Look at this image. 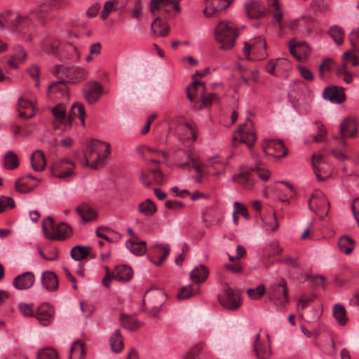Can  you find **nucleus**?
<instances>
[{"label":"nucleus","instance_id":"obj_39","mask_svg":"<svg viewBox=\"0 0 359 359\" xmlns=\"http://www.w3.org/2000/svg\"><path fill=\"white\" fill-rule=\"evenodd\" d=\"M120 323L123 327L130 331L137 330L141 325L135 317L123 314L120 317Z\"/></svg>","mask_w":359,"mask_h":359},{"label":"nucleus","instance_id":"obj_42","mask_svg":"<svg viewBox=\"0 0 359 359\" xmlns=\"http://www.w3.org/2000/svg\"><path fill=\"white\" fill-rule=\"evenodd\" d=\"M199 292L198 286H193L191 285L184 286L180 290L177 297L180 300L187 299L192 296H194Z\"/></svg>","mask_w":359,"mask_h":359},{"label":"nucleus","instance_id":"obj_19","mask_svg":"<svg viewBox=\"0 0 359 359\" xmlns=\"http://www.w3.org/2000/svg\"><path fill=\"white\" fill-rule=\"evenodd\" d=\"M35 278L32 272H25L16 276L13 280V285L18 290H27L34 283Z\"/></svg>","mask_w":359,"mask_h":359},{"label":"nucleus","instance_id":"obj_7","mask_svg":"<svg viewBox=\"0 0 359 359\" xmlns=\"http://www.w3.org/2000/svg\"><path fill=\"white\" fill-rule=\"evenodd\" d=\"M218 300L224 308L229 311H236L242 304L240 292L229 287L218 295Z\"/></svg>","mask_w":359,"mask_h":359},{"label":"nucleus","instance_id":"obj_48","mask_svg":"<svg viewBox=\"0 0 359 359\" xmlns=\"http://www.w3.org/2000/svg\"><path fill=\"white\" fill-rule=\"evenodd\" d=\"M291 45H295V48L302 55L304 56H307V55L311 52V49L306 44L305 41H297L295 39H292L289 42Z\"/></svg>","mask_w":359,"mask_h":359},{"label":"nucleus","instance_id":"obj_61","mask_svg":"<svg viewBox=\"0 0 359 359\" xmlns=\"http://www.w3.org/2000/svg\"><path fill=\"white\" fill-rule=\"evenodd\" d=\"M235 208V212L241 214L245 219H248L250 218L248 210L245 206H244L242 203L239 202H235L233 204Z\"/></svg>","mask_w":359,"mask_h":359},{"label":"nucleus","instance_id":"obj_2","mask_svg":"<svg viewBox=\"0 0 359 359\" xmlns=\"http://www.w3.org/2000/svg\"><path fill=\"white\" fill-rule=\"evenodd\" d=\"M215 39L219 43V48L224 51L231 50L236 43V39L239 32L231 22L222 21L215 28Z\"/></svg>","mask_w":359,"mask_h":359},{"label":"nucleus","instance_id":"obj_58","mask_svg":"<svg viewBox=\"0 0 359 359\" xmlns=\"http://www.w3.org/2000/svg\"><path fill=\"white\" fill-rule=\"evenodd\" d=\"M297 69L300 73V75L305 80L312 81L314 79L313 74L308 68L303 66H297Z\"/></svg>","mask_w":359,"mask_h":359},{"label":"nucleus","instance_id":"obj_18","mask_svg":"<svg viewBox=\"0 0 359 359\" xmlns=\"http://www.w3.org/2000/svg\"><path fill=\"white\" fill-rule=\"evenodd\" d=\"M54 316L53 308L48 303L41 304L35 313L36 318L41 325L46 326Z\"/></svg>","mask_w":359,"mask_h":359},{"label":"nucleus","instance_id":"obj_32","mask_svg":"<svg viewBox=\"0 0 359 359\" xmlns=\"http://www.w3.org/2000/svg\"><path fill=\"white\" fill-rule=\"evenodd\" d=\"M233 180L246 189H251L254 185V180L251 177V172L249 171L233 175Z\"/></svg>","mask_w":359,"mask_h":359},{"label":"nucleus","instance_id":"obj_15","mask_svg":"<svg viewBox=\"0 0 359 359\" xmlns=\"http://www.w3.org/2000/svg\"><path fill=\"white\" fill-rule=\"evenodd\" d=\"M172 4L175 11H180V5L177 0H151L150 11L153 15H156V11H160L163 13H168L170 11L166 7Z\"/></svg>","mask_w":359,"mask_h":359},{"label":"nucleus","instance_id":"obj_26","mask_svg":"<svg viewBox=\"0 0 359 359\" xmlns=\"http://www.w3.org/2000/svg\"><path fill=\"white\" fill-rule=\"evenodd\" d=\"M154 254L160 256L158 260H154L151 255H148L149 259L156 265H161L167 258L170 253V248L168 245H156L154 246Z\"/></svg>","mask_w":359,"mask_h":359},{"label":"nucleus","instance_id":"obj_5","mask_svg":"<svg viewBox=\"0 0 359 359\" xmlns=\"http://www.w3.org/2000/svg\"><path fill=\"white\" fill-rule=\"evenodd\" d=\"M51 73L58 79H66L69 83H78L83 80L87 75L86 72L79 67H65L57 65L51 69Z\"/></svg>","mask_w":359,"mask_h":359},{"label":"nucleus","instance_id":"obj_31","mask_svg":"<svg viewBox=\"0 0 359 359\" xmlns=\"http://www.w3.org/2000/svg\"><path fill=\"white\" fill-rule=\"evenodd\" d=\"M49 90L55 93L57 97H64L65 99L69 98L67 87L64 79H60L59 81L51 83L49 86Z\"/></svg>","mask_w":359,"mask_h":359},{"label":"nucleus","instance_id":"obj_62","mask_svg":"<svg viewBox=\"0 0 359 359\" xmlns=\"http://www.w3.org/2000/svg\"><path fill=\"white\" fill-rule=\"evenodd\" d=\"M51 6L52 4L48 3V1H46L41 4L38 8H36L34 10V12H36V13L39 15L40 16H43L48 13Z\"/></svg>","mask_w":359,"mask_h":359},{"label":"nucleus","instance_id":"obj_43","mask_svg":"<svg viewBox=\"0 0 359 359\" xmlns=\"http://www.w3.org/2000/svg\"><path fill=\"white\" fill-rule=\"evenodd\" d=\"M54 117L64 125H69L67 122V116L65 107L62 104H57L52 109Z\"/></svg>","mask_w":359,"mask_h":359},{"label":"nucleus","instance_id":"obj_24","mask_svg":"<svg viewBox=\"0 0 359 359\" xmlns=\"http://www.w3.org/2000/svg\"><path fill=\"white\" fill-rule=\"evenodd\" d=\"M133 276V271L132 268L128 265L116 266L114 272V279L119 282H127L132 279Z\"/></svg>","mask_w":359,"mask_h":359},{"label":"nucleus","instance_id":"obj_37","mask_svg":"<svg viewBox=\"0 0 359 359\" xmlns=\"http://www.w3.org/2000/svg\"><path fill=\"white\" fill-rule=\"evenodd\" d=\"M333 316L340 325H344L348 321L346 311L344 306L341 304H337L333 306Z\"/></svg>","mask_w":359,"mask_h":359},{"label":"nucleus","instance_id":"obj_30","mask_svg":"<svg viewBox=\"0 0 359 359\" xmlns=\"http://www.w3.org/2000/svg\"><path fill=\"white\" fill-rule=\"evenodd\" d=\"M76 211L85 222H90L97 217L95 211L86 203L77 206Z\"/></svg>","mask_w":359,"mask_h":359},{"label":"nucleus","instance_id":"obj_53","mask_svg":"<svg viewBox=\"0 0 359 359\" xmlns=\"http://www.w3.org/2000/svg\"><path fill=\"white\" fill-rule=\"evenodd\" d=\"M15 207V202L11 197L1 196L0 197V213L4 211L6 208H13Z\"/></svg>","mask_w":359,"mask_h":359},{"label":"nucleus","instance_id":"obj_52","mask_svg":"<svg viewBox=\"0 0 359 359\" xmlns=\"http://www.w3.org/2000/svg\"><path fill=\"white\" fill-rule=\"evenodd\" d=\"M348 39L353 50L359 52V28L353 29Z\"/></svg>","mask_w":359,"mask_h":359},{"label":"nucleus","instance_id":"obj_21","mask_svg":"<svg viewBox=\"0 0 359 359\" xmlns=\"http://www.w3.org/2000/svg\"><path fill=\"white\" fill-rule=\"evenodd\" d=\"M330 205L325 196L320 191L313 193L308 201V206L311 211L316 212L318 210Z\"/></svg>","mask_w":359,"mask_h":359},{"label":"nucleus","instance_id":"obj_8","mask_svg":"<svg viewBox=\"0 0 359 359\" xmlns=\"http://www.w3.org/2000/svg\"><path fill=\"white\" fill-rule=\"evenodd\" d=\"M198 86H201V105L199 109L204 107H209L212 105V102H215L217 97L215 93H206L205 83L202 81H193L189 86L187 87V94L189 100L191 102H194V96L192 95V90H197Z\"/></svg>","mask_w":359,"mask_h":359},{"label":"nucleus","instance_id":"obj_40","mask_svg":"<svg viewBox=\"0 0 359 359\" xmlns=\"http://www.w3.org/2000/svg\"><path fill=\"white\" fill-rule=\"evenodd\" d=\"M280 65H284L285 67L290 66V62L287 59L278 58L275 60H270L268 61L265 66V70L271 75L276 76L275 69Z\"/></svg>","mask_w":359,"mask_h":359},{"label":"nucleus","instance_id":"obj_54","mask_svg":"<svg viewBox=\"0 0 359 359\" xmlns=\"http://www.w3.org/2000/svg\"><path fill=\"white\" fill-rule=\"evenodd\" d=\"M149 172L153 175V185H158L163 184L164 181V175L159 168L150 169Z\"/></svg>","mask_w":359,"mask_h":359},{"label":"nucleus","instance_id":"obj_36","mask_svg":"<svg viewBox=\"0 0 359 359\" xmlns=\"http://www.w3.org/2000/svg\"><path fill=\"white\" fill-rule=\"evenodd\" d=\"M146 242L142 241L140 242H136L132 240H128L126 241V248L130 251L131 253L140 256L146 252Z\"/></svg>","mask_w":359,"mask_h":359},{"label":"nucleus","instance_id":"obj_27","mask_svg":"<svg viewBox=\"0 0 359 359\" xmlns=\"http://www.w3.org/2000/svg\"><path fill=\"white\" fill-rule=\"evenodd\" d=\"M175 157L178 161L177 165L180 168L186 169L189 168L191 162H194V157L188 150L179 149L176 151Z\"/></svg>","mask_w":359,"mask_h":359},{"label":"nucleus","instance_id":"obj_60","mask_svg":"<svg viewBox=\"0 0 359 359\" xmlns=\"http://www.w3.org/2000/svg\"><path fill=\"white\" fill-rule=\"evenodd\" d=\"M322 156L321 155H313V168L316 174V177L319 180H324L325 177H321L319 172L320 169L318 168L317 163H320V162L322 160Z\"/></svg>","mask_w":359,"mask_h":359},{"label":"nucleus","instance_id":"obj_64","mask_svg":"<svg viewBox=\"0 0 359 359\" xmlns=\"http://www.w3.org/2000/svg\"><path fill=\"white\" fill-rule=\"evenodd\" d=\"M201 347L200 345H196L191 348L187 353L184 359H196L197 355L200 353Z\"/></svg>","mask_w":359,"mask_h":359},{"label":"nucleus","instance_id":"obj_6","mask_svg":"<svg viewBox=\"0 0 359 359\" xmlns=\"http://www.w3.org/2000/svg\"><path fill=\"white\" fill-rule=\"evenodd\" d=\"M29 23V18L18 12L7 11L0 15V26L4 29H15Z\"/></svg>","mask_w":359,"mask_h":359},{"label":"nucleus","instance_id":"obj_45","mask_svg":"<svg viewBox=\"0 0 359 359\" xmlns=\"http://www.w3.org/2000/svg\"><path fill=\"white\" fill-rule=\"evenodd\" d=\"M36 359H60L58 352L53 348L46 347L40 349Z\"/></svg>","mask_w":359,"mask_h":359},{"label":"nucleus","instance_id":"obj_59","mask_svg":"<svg viewBox=\"0 0 359 359\" xmlns=\"http://www.w3.org/2000/svg\"><path fill=\"white\" fill-rule=\"evenodd\" d=\"M19 109L21 111L26 109L34 110V105L32 102L25 100L21 97L18 100V110Z\"/></svg>","mask_w":359,"mask_h":359},{"label":"nucleus","instance_id":"obj_1","mask_svg":"<svg viewBox=\"0 0 359 359\" xmlns=\"http://www.w3.org/2000/svg\"><path fill=\"white\" fill-rule=\"evenodd\" d=\"M110 152L111 147L109 143L95 140H92L84 153V161L82 164L93 169L102 167Z\"/></svg>","mask_w":359,"mask_h":359},{"label":"nucleus","instance_id":"obj_14","mask_svg":"<svg viewBox=\"0 0 359 359\" xmlns=\"http://www.w3.org/2000/svg\"><path fill=\"white\" fill-rule=\"evenodd\" d=\"M78 48L72 43L65 44L59 54V58L62 62H75L80 59Z\"/></svg>","mask_w":359,"mask_h":359},{"label":"nucleus","instance_id":"obj_51","mask_svg":"<svg viewBox=\"0 0 359 359\" xmlns=\"http://www.w3.org/2000/svg\"><path fill=\"white\" fill-rule=\"evenodd\" d=\"M337 74L338 76L342 78L343 80L347 83H351L353 81L352 74L346 70V67L345 65H343L341 67L338 68L337 70Z\"/></svg>","mask_w":359,"mask_h":359},{"label":"nucleus","instance_id":"obj_23","mask_svg":"<svg viewBox=\"0 0 359 359\" xmlns=\"http://www.w3.org/2000/svg\"><path fill=\"white\" fill-rule=\"evenodd\" d=\"M41 283L45 289L48 291H55L58 289L57 277L53 271L43 272L41 275Z\"/></svg>","mask_w":359,"mask_h":359},{"label":"nucleus","instance_id":"obj_28","mask_svg":"<svg viewBox=\"0 0 359 359\" xmlns=\"http://www.w3.org/2000/svg\"><path fill=\"white\" fill-rule=\"evenodd\" d=\"M32 168L36 172H41L46 167L44 154L41 150H36L31 156Z\"/></svg>","mask_w":359,"mask_h":359},{"label":"nucleus","instance_id":"obj_3","mask_svg":"<svg viewBox=\"0 0 359 359\" xmlns=\"http://www.w3.org/2000/svg\"><path fill=\"white\" fill-rule=\"evenodd\" d=\"M42 229L46 237L53 240L63 241L71 234V227L66 223L55 226L53 219L48 216L42 222Z\"/></svg>","mask_w":359,"mask_h":359},{"label":"nucleus","instance_id":"obj_38","mask_svg":"<svg viewBox=\"0 0 359 359\" xmlns=\"http://www.w3.org/2000/svg\"><path fill=\"white\" fill-rule=\"evenodd\" d=\"M110 346L114 352L118 353L123 348V341L119 330L112 334L109 340Z\"/></svg>","mask_w":359,"mask_h":359},{"label":"nucleus","instance_id":"obj_44","mask_svg":"<svg viewBox=\"0 0 359 359\" xmlns=\"http://www.w3.org/2000/svg\"><path fill=\"white\" fill-rule=\"evenodd\" d=\"M4 165L6 169H15L19 165L17 155L11 151L6 152L4 158Z\"/></svg>","mask_w":359,"mask_h":359},{"label":"nucleus","instance_id":"obj_47","mask_svg":"<svg viewBox=\"0 0 359 359\" xmlns=\"http://www.w3.org/2000/svg\"><path fill=\"white\" fill-rule=\"evenodd\" d=\"M266 292L264 285H258L255 289L249 288L247 294L252 299H259Z\"/></svg>","mask_w":359,"mask_h":359},{"label":"nucleus","instance_id":"obj_9","mask_svg":"<svg viewBox=\"0 0 359 359\" xmlns=\"http://www.w3.org/2000/svg\"><path fill=\"white\" fill-rule=\"evenodd\" d=\"M75 163L68 158H62L55 161L50 168L52 175L65 179L73 175V170L75 168Z\"/></svg>","mask_w":359,"mask_h":359},{"label":"nucleus","instance_id":"obj_63","mask_svg":"<svg viewBox=\"0 0 359 359\" xmlns=\"http://www.w3.org/2000/svg\"><path fill=\"white\" fill-rule=\"evenodd\" d=\"M316 297V296L314 294H311L309 296H302L299 299V306L302 309H305L308 306L309 303L313 301Z\"/></svg>","mask_w":359,"mask_h":359},{"label":"nucleus","instance_id":"obj_10","mask_svg":"<svg viewBox=\"0 0 359 359\" xmlns=\"http://www.w3.org/2000/svg\"><path fill=\"white\" fill-rule=\"evenodd\" d=\"M252 124L250 119L247 118L245 123L241 125L237 131L232 136V144L237 145V142L245 143L248 147H252L256 141V135L253 131H248L245 129L247 123Z\"/></svg>","mask_w":359,"mask_h":359},{"label":"nucleus","instance_id":"obj_57","mask_svg":"<svg viewBox=\"0 0 359 359\" xmlns=\"http://www.w3.org/2000/svg\"><path fill=\"white\" fill-rule=\"evenodd\" d=\"M269 221H266V218L263 219V222L266 224V225H269V228L267 229H270L271 231H276L278 228V222L273 212L269 218Z\"/></svg>","mask_w":359,"mask_h":359},{"label":"nucleus","instance_id":"obj_55","mask_svg":"<svg viewBox=\"0 0 359 359\" xmlns=\"http://www.w3.org/2000/svg\"><path fill=\"white\" fill-rule=\"evenodd\" d=\"M19 309L20 313L25 317H31L35 316L32 309V305L21 303L19 304Z\"/></svg>","mask_w":359,"mask_h":359},{"label":"nucleus","instance_id":"obj_41","mask_svg":"<svg viewBox=\"0 0 359 359\" xmlns=\"http://www.w3.org/2000/svg\"><path fill=\"white\" fill-rule=\"evenodd\" d=\"M86 355V351L84 348V344L77 340L74 341L71 347V358L74 359H83Z\"/></svg>","mask_w":359,"mask_h":359},{"label":"nucleus","instance_id":"obj_22","mask_svg":"<svg viewBox=\"0 0 359 359\" xmlns=\"http://www.w3.org/2000/svg\"><path fill=\"white\" fill-rule=\"evenodd\" d=\"M339 129L343 138L353 137L358 130V124L355 119L347 118L340 124Z\"/></svg>","mask_w":359,"mask_h":359},{"label":"nucleus","instance_id":"obj_20","mask_svg":"<svg viewBox=\"0 0 359 359\" xmlns=\"http://www.w3.org/2000/svg\"><path fill=\"white\" fill-rule=\"evenodd\" d=\"M323 97L335 104H340L344 102L346 99L343 89L334 86H328L325 88Z\"/></svg>","mask_w":359,"mask_h":359},{"label":"nucleus","instance_id":"obj_34","mask_svg":"<svg viewBox=\"0 0 359 359\" xmlns=\"http://www.w3.org/2000/svg\"><path fill=\"white\" fill-rule=\"evenodd\" d=\"M91 250L90 246L76 245L71 250V257L75 261H81L90 255Z\"/></svg>","mask_w":359,"mask_h":359},{"label":"nucleus","instance_id":"obj_29","mask_svg":"<svg viewBox=\"0 0 359 359\" xmlns=\"http://www.w3.org/2000/svg\"><path fill=\"white\" fill-rule=\"evenodd\" d=\"M208 276V270L204 265H200L192 270L189 273L191 280L199 284L204 282Z\"/></svg>","mask_w":359,"mask_h":359},{"label":"nucleus","instance_id":"obj_46","mask_svg":"<svg viewBox=\"0 0 359 359\" xmlns=\"http://www.w3.org/2000/svg\"><path fill=\"white\" fill-rule=\"evenodd\" d=\"M329 34L337 44L340 45L343 43L344 32L342 28L337 25H333L330 27Z\"/></svg>","mask_w":359,"mask_h":359},{"label":"nucleus","instance_id":"obj_17","mask_svg":"<svg viewBox=\"0 0 359 359\" xmlns=\"http://www.w3.org/2000/svg\"><path fill=\"white\" fill-rule=\"evenodd\" d=\"M247 14L250 18H259L265 15L266 9L264 6L259 0H251L245 4Z\"/></svg>","mask_w":359,"mask_h":359},{"label":"nucleus","instance_id":"obj_33","mask_svg":"<svg viewBox=\"0 0 359 359\" xmlns=\"http://www.w3.org/2000/svg\"><path fill=\"white\" fill-rule=\"evenodd\" d=\"M138 212L145 217H151L156 213L157 208L154 203L149 198L141 202L138 205Z\"/></svg>","mask_w":359,"mask_h":359},{"label":"nucleus","instance_id":"obj_11","mask_svg":"<svg viewBox=\"0 0 359 359\" xmlns=\"http://www.w3.org/2000/svg\"><path fill=\"white\" fill-rule=\"evenodd\" d=\"M266 154L280 158L287 156V149L281 140H266L263 144Z\"/></svg>","mask_w":359,"mask_h":359},{"label":"nucleus","instance_id":"obj_13","mask_svg":"<svg viewBox=\"0 0 359 359\" xmlns=\"http://www.w3.org/2000/svg\"><path fill=\"white\" fill-rule=\"evenodd\" d=\"M102 93V86L95 81L88 83L85 86L83 90V97L90 104L95 103L99 100Z\"/></svg>","mask_w":359,"mask_h":359},{"label":"nucleus","instance_id":"obj_25","mask_svg":"<svg viewBox=\"0 0 359 359\" xmlns=\"http://www.w3.org/2000/svg\"><path fill=\"white\" fill-rule=\"evenodd\" d=\"M78 117L83 126L85 124V109L82 104L79 102H75L72 104L71 110L67 116V122L71 125L73 120Z\"/></svg>","mask_w":359,"mask_h":359},{"label":"nucleus","instance_id":"obj_12","mask_svg":"<svg viewBox=\"0 0 359 359\" xmlns=\"http://www.w3.org/2000/svg\"><path fill=\"white\" fill-rule=\"evenodd\" d=\"M268 294L270 300L278 301L281 306H285L288 302L286 281L281 280L280 283L271 285Z\"/></svg>","mask_w":359,"mask_h":359},{"label":"nucleus","instance_id":"obj_4","mask_svg":"<svg viewBox=\"0 0 359 359\" xmlns=\"http://www.w3.org/2000/svg\"><path fill=\"white\" fill-rule=\"evenodd\" d=\"M243 53L248 60H261L267 56L266 43L260 36L244 43Z\"/></svg>","mask_w":359,"mask_h":359},{"label":"nucleus","instance_id":"obj_50","mask_svg":"<svg viewBox=\"0 0 359 359\" xmlns=\"http://www.w3.org/2000/svg\"><path fill=\"white\" fill-rule=\"evenodd\" d=\"M35 186L29 187L25 182V177H21L15 182L16 190L20 193H27L34 189Z\"/></svg>","mask_w":359,"mask_h":359},{"label":"nucleus","instance_id":"obj_35","mask_svg":"<svg viewBox=\"0 0 359 359\" xmlns=\"http://www.w3.org/2000/svg\"><path fill=\"white\" fill-rule=\"evenodd\" d=\"M339 250L346 255L351 254L355 247V241L347 236H341L338 241Z\"/></svg>","mask_w":359,"mask_h":359},{"label":"nucleus","instance_id":"obj_16","mask_svg":"<svg viewBox=\"0 0 359 359\" xmlns=\"http://www.w3.org/2000/svg\"><path fill=\"white\" fill-rule=\"evenodd\" d=\"M233 0H206V6L203 13L206 17H210L216 12L226 9Z\"/></svg>","mask_w":359,"mask_h":359},{"label":"nucleus","instance_id":"obj_56","mask_svg":"<svg viewBox=\"0 0 359 359\" xmlns=\"http://www.w3.org/2000/svg\"><path fill=\"white\" fill-rule=\"evenodd\" d=\"M250 171L255 172L258 177L263 181H266L269 178L270 172L268 170L256 166L250 169Z\"/></svg>","mask_w":359,"mask_h":359},{"label":"nucleus","instance_id":"obj_49","mask_svg":"<svg viewBox=\"0 0 359 359\" xmlns=\"http://www.w3.org/2000/svg\"><path fill=\"white\" fill-rule=\"evenodd\" d=\"M116 9L117 8H116V5L112 0L106 1L104 5V8L100 13L101 19L103 20H106L109 15V14L113 11H115Z\"/></svg>","mask_w":359,"mask_h":359}]
</instances>
